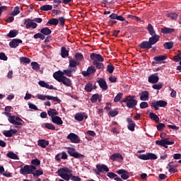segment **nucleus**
Returning a JSON list of instances; mask_svg holds the SVG:
<instances>
[{
    "mask_svg": "<svg viewBox=\"0 0 181 181\" xmlns=\"http://www.w3.org/2000/svg\"><path fill=\"white\" fill-rule=\"evenodd\" d=\"M4 115L8 117V121L10 124L15 125V128H18L19 125H23V120L19 117L11 115V112H5Z\"/></svg>",
    "mask_w": 181,
    "mask_h": 181,
    "instance_id": "1",
    "label": "nucleus"
},
{
    "mask_svg": "<svg viewBox=\"0 0 181 181\" xmlns=\"http://www.w3.org/2000/svg\"><path fill=\"white\" fill-rule=\"evenodd\" d=\"M58 176H60L62 179L64 180L69 181L70 180V176L71 175V170L69 169L68 168H62L57 170V172Z\"/></svg>",
    "mask_w": 181,
    "mask_h": 181,
    "instance_id": "2",
    "label": "nucleus"
},
{
    "mask_svg": "<svg viewBox=\"0 0 181 181\" xmlns=\"http://www.w3.org/2000/svg\"><path fill=\"white\" fill-rule=\"evenodd\" d=\"M36 170V166L35 165H24L23 168L20 169L21 175H32L33 172Z\"/></svg>",
    "mask_w": 181,
    "mask_h": 181,
    "instance_id": "3",
    "label": "nucleus"
},
{
    "mask_svg": "<svg viewBox=\"0 0 181 181\" xmlns=\"http://www.w3.org/2000/svg\"><path fill=\"white\" fill-rule=\"evenodd\" d=\"M166 105H168V102L165 100H154L151 103V107H153L156 111L159 110V107H166Z\"/></svg>",
    "mask_w": 181,
    "mask_h": 181,
    "instance_id": "4",
    "label": "nucleus"
},
{
    "mask_svg": "<svg viewBox=\"0 0 181 181\" xmlns=\"http://www.w3.org/2000/svg\"><path fill=\"white\" fill-rule=\"evenodd\" d=\"M168 139L157 140L156 141V145H158V146H163L164 148H168V145H173L175 144V141H170Z\"/></svg>",
    "mask_w": 181,
    "mask_h": 181,
    "instance_id": "5",
    "label": "nucleus"
},
{
    "mask_svg": "<svg viewBox=\"0 0 181 181\" xmlns=\"http://www.w3.org/2000/svg\"><path fill=\"white\" fill-rule=\"evenodd\" d=\"M138 104V100H135L134 95L127 96V105L128 108H134Z\"/></svg>",
    "mask_w": 181,
    "mask_h": 181,
    "instance_id": "6",
    "label": "nucleus"
},
{
    "mask_svg": "<svg viewBox=\"0 0 181 181\" xmlns=\"http://www.w3.org/2000/svg\"><path fill=\"white\" fill-rule=\"evenodd\" d=\"M90 59L91 60H93V64L104 62V58L100 54H90Z\"/></svg>",
    "mask_w": 181,
    "mask_h": 181,
    "instance_id": "7",
    "label": "nucleus"
},
{
    "mask_svg": "<svg viewBox=\"0 0 181 181\" xmlns=\"http://www.w3.org/2000/svg\"><path fill=\"white\" fill-rule=\"evenodd\" d=\"M67 152L70 156H73V158H76V159L84 158L83 155L80 154L78 152L76 151V149L73 148H69Z\"/></svg>",
    "mask_w": 181,
    "mask_h": 181,
    "instance_id": "8",
    "label": "nucleus"
},
{
    "mask_svg": "<svg viewBox=\"0 0 181 181\" xmlns=\"http://www.w3.org/2000/svg\"><path fill=\"white\" fill-rule=\"evenodd\" d=\"M66 138L69 139L72 144H80V137L74 133H70Z\"/></svg>",
    "mask_w": 181,
    "mask_h": 181,
    "instance_id": "9",
    "label": "nucleus"
},
{
    "mask_svg": "<svg viewBox=\"0 0 181 181\" xmlns=\"http://www.w3.org/2000/svg\"><path fill=\"white\" fill-rule=\"evenodd\" d=\"M87 118H88V115H87L86 112H83L76 113L74 116V119H76V121H78L79 122H81V121H83L84 119H87Z\"/></svg>",
    "mask_w": 181,
    "mask_h": 181,
    "instance_id": "10",
    "label": "nucleus"
},
{
    "mask_svg": "<svg viewBox=\"0 0 181 181\" xmlns=\"http://www.w3.org/2000/svg\"><path fill=\"white\" fill-rule=\"evenodd\" d=\"M97 71V69H95V67L93 66H89L86 71H82V75L83 77H88V76H90V74H94Z\"/></svg>",
    "mask_w": 181,
    "mask_h": 181,
    "instance_id": "11",
    "label": "nucleus"
},
{
    "mask_svg": "<svg viewBox=\"0 0 181 181\" xmlns=\"http://www.w3.org/2000/svg\"><path fill=\"white\" fill-rule=\"evenodd\" d=\"M53 77L55 80H57V81H58L59 83H62V81L65 76L63 74V71H57L53 74Z\"/></svg>",
    "mask_w": 181,
    "mask_h": 181,
    "instance_id": "12",
    "label": "nucleus"
},
{
    "mask_svg": "<svg viewBox=\"0 0 181 181\" xmlns=\"http://www.w3.org/2000/svg\"><path fill=\"white\" fill-rule=\"evenodd\" d=\"M25 28L29 29L32 28L33 29H36L37 28V24L33 22V20L28 19V21L25 20Z\"/></svg>",
    "mask_w": 181,
    "mask_h": 181,
    "instance_id": "13",
    "label": "nucleus"
},
{
    "mask_svg": "<svg viewBox=\"0 0 181 181\" xmlns=\"http://www.w3.org/2000/svg\"><path fill=\"white\" fill-rule=\"evenodd\" d=\"M51 121L53 124H55V125H58L59 127H62L63 125V120L62 119V117L59 116H55L51 118Z\"/></svg>",
    "mask_w": 181,
    "mask_h": 181,
    "instance_id": "14",
    "label": "nucleus"
},
{
    "mask_svg": "<svg viewBox=\"0 0 181 181\" xmlns=\"http://www.w3.org/2000/svg\"><path fill=\"white\" fill-rule=\"evenodd\" d=\"M127 121L128 122L127 128L129 131L134 132L135 131V127L136 124H135V122H134V120L132 119L127 117Z\"/></svg>",
    "mask_w": 181,
    "mask_h": 181,
    "instance_id": "15",
    "label": "nucleus"
},
{
    "mask_svg": "<svg viewBox=\"0 0 181 181\" xmlns=\"http://www.w3.org/2000/svg\"><path fill=\"white\" fill-rule=\"evenodd\" d=\"M22 43V40L21 39H13L12 41L9 42V46L12 49H16L18 46H19V44Z\"/></svg>",
    "mask_w": 181,
    "mask_h": 181,
    "instance_id": "16",
    "label": "nucleus"
},
{
    "mask_svg": "<svg viewBox=\"0 0 181 181\" xmlns=\"http://www.w3.org/2000/svg\"><path fill=\"white\" fill-rule=\"evenodd\" d=\"M98 83L104 91L108 90V85H107V82L105 81V79L104 78H100V80L98 81Z\"/></svg>",
    "mask_w": 181,
    "mask_h": 181,
    "instance_id": "17",
    "label": "nucleus"
},
{
    "mask_svg": "<svg viewBox=\"0 0 181 181\" xmlns=\"http://www.w3.org/2000/svg\"><path fill=\"white\" fill-rule=\"evenodd\" d=\"M141 101H148L149 100V92L144 90L139 93Z\"/></svg>",
    "mask_w": 181,
    "mask_h": 181,
    "instance_id": "18",
    "label": "nucleus"
},
{
    "mask_svg": "<svg viewBox=\"0 0 181 181\" xmlns=\"http://www.w3.org/2000/svg\"><path fill=\"white\" fill-rule=\"evenodd\" d=\"M18 132V130L15 129H11L10 130H5L3 132V135L4 136H6V138H11L13 134H16Z\"/></svg>",
    "mask_w": 181,
    "mask_h": 181,
    "instance_id": "19",
    "label": "nucleus"
},
{
    "mask_svg": "<svg viewBox=\"0 0 181 181\" xmlns=\"http://www.w3.org/2000/svg\"><path fill=\"white\" fill-rule=\"evenodd\" d=\"M160 36L159 35H151V37L148 39V42L151 46H153V45H156V43H158L159 42Z\"/></svg>",
    "mask_w": 181,
    "mask_h": 181,
    "instance_id": "20",
    "label": "nucleus"
},
{
    "mask_svg": "<svg viewBox=\"0 0 181 181\" xmlns=\"http://www.w3.org/2000/svg\"><path fill=\"white\" fill-rule=\"evenodd\" d=\"M110 159L111 160H113V162L115 160H118L119 159H120V160H124V157L121 153H115L111 155Z\"/></svg>",
    "mask_w": 181,
    "mask_h": 181,
    "instance_id": "21",
    "label": "nucleus"
},
{
    "mask_svg": "<svg viewBox=\"0 0 181 181\" xmlns=\"http://www.w3.org/2000/svg\"><path fill=\"white\" fill-rule=\"evenodd\" d=\"M39 86H40V87H44L45 88H48V90H54V86H53V85H50L46 82H45V81H40L38 82Z\"/></svg>",
    "mask_w": 181,
    "mask_h": 181,
    "instance_id": "22",
    "label": "nucleus"
},
{
    "mask_svg": "<svg viewBox=\"0 0 181 181\" xmlns=\"http://www.w3.org/2000/svg\"><path fill=\"white\" fill-rule=\"evenodd\" d=\"M77 71V68H71L69 69H64L62 73L64 74V76H67V77H71L73 76L72 73L76 72Z\"/></svg>",
    "mask_w": 181,
    "mask_h": 181,
    "instance_id": "23",
    "label": "nucleus"
},
{
    "mask_svg": "<svg viewBox=\"0 0 181 181\" xmlns=\"http://www.w3.org/2000/svg\"><path fill=\"white\" fill-rule=\"evenodd\" d=\"M47 114L50 118H54V117H57L59 115V112L56 109L49 108L47 110Z\"/></svg>",
    "mask_w": 181,
    "mask_h": 181,
    "instance_id": "24",
    "label": "nucleus"
},
{
    "mask_svg": "<svg viewBox=\"0 0 181 181\" xmlns=\"http://www.w3.org/2000/svg\"><path fill=\"white\" fill-rule=\"evenodd\" d=\"M172 163H173V162H170L168 164L167 169H168V172L170 173H177V169H176V168H177V165H172Z\"/></svg>",
    "mask_w": 181,
    "mask_h": 181,
    "instance_id": "25",
    "label": "nucleus"
},
{
    "mask_svg": "<svg viewBox=\"0 0 181 181\" xmlns=\"http://www.w3.org/2000/svg\"><path fill=\"white\" fill-rule=\"evenodd\" d=\"M159 81V76L156 74H152L148 77V83H151V84H155Z\"/></svg>",
    "mask_w": 181,
    "mask_h": 181,
    "instance_id": "26",
    "label": "nucleus"
},
{
    "mask_svg": "<svg viewBox=\"0 0 181 181\" xmlns=\"http://www.w3.org/2000/svg\"><path fill=\"white\" fill-rule=\"evenodd\" d=\"M96 169L98 170V172H110V168H108V166L104 164L101 165H97Z\"/></svg>",
    "mask_w": 181,
    "mask_h": 181,
    "instance_id": "27",
    "label": "nucleus"
},
{
    "mask_svg": "<svg viewBox=\"0 0 181 181\" xmlns=\"http://www.w3.org/2000/svg\"><path fill=\"white\" fill-rule=\"evenodd\" d=\"M140 49H151L152 47V45H151V43L149 41H144L139 45Z\"/></svg>",
    "mask_w": 181,
    "mask_h": 181,
    "instance_id": "28",
    "label": "nucleus"
},
{
    "mask_svg": "<svg viewBox=\"0 0 181 181\" xmlns=\"http://www.w3.org/2000/svg\"><path fill=\"white\" fill-rule=\"evenodd\" d=\"M61 83H62L66 87H71V80L66 76H64V78H62Z\"/></svg>",
    "mask_w": 181,
    "mask_h": 181,
    "instance_id": "29",
    "label": "nucleus"
},
{
    "mask_svg": "<svg viewBox=\"0 0 181 181\" xmlns=\"http://www.w3.org/2000/svg\"><path fill=\"white\" fill-rule=\"evenodd\" d=\"M153 60H155L156 64H159L163 60H166V56L165 55H159L153 57Z\"/></svg>",
    "mask_w": 181,
    "mask_h": 181,
    "instance_id": "30",
    "label": "nucleus"
},
{
    "mask_svg": "<svg viewBox=\"0 0 181 181\" xmlns=\"http://www.w3.org/2000/svg\"><path fill=\"white\" fill-rule=\"evenodd\" d=\"M7 158L10 159H13L14 160H19V157L16 155V153H13V151H9L6 154Z\"/></svg>",
    "mask_w": 181,
    "mask_h": 181,
    "instance_id": "31",
    "label": "nucleus"
},
{
    "mask_svg": "<svg viewBox=\"0 0 181 181\" xmlns=\"http://www.w3.org/2000/svg\"><path fill=\"white\" fill-rule=\"evenodd\" d=\"M175 32V28H169L167 27H163L161 28V33H164V35H168V33H173Z\"/></svg>",
    "mask_w": 181,
    "mask_h": 181,
    "instance_id": "32",
    "label": "nucleus"
},
{
    "mask_svg": "<svg viewBox=\"0 0 181 181\" xmlns=\"http://www.w3.org/2000/svg\"><path fill=\"white\" fill-rule=\"evenodd\" d=\"M147 30L149 33V35H151V36H156V32H155V30L153 29V26L152 25V24H148L147 26Z\"/></svg>",
    "mask_w": 181,
    "mask_h": 181,
    "instance_id": "33",
    "label": "nucleus"
},
{
    "mask_svg": "<svg viewBox=\"0 0 181 181\" xmlns=\"http://www.w3.org/2000/svg\"><path fill=\"white\" fill-rule=\"evenodd\" d=\"M78 64H80V63L76 61V59L69 60V67H71V69H77V66H78Z\"/></svg>",
    "mask_w": 181,
    "mask_h": 181,
    "instance_id": "34",
    "label": "nucleus"
},
{
    "mask_svg": "<svg viewBox=\"0 0 181 181\" xmlns=\"http://www.w3.org/2000/svg\"><path fill=\"white\" fill-rule=\"evenodd\" d=\"M37 144L41 148H46V146H47V145H49V141H46L45 139H40V140H38Z\"/></svg>",
    "mask_w": 181,
    "mask_h": 181,
    "instance_id": "35",
    "label": "nucleus"
},
{
    "mask_svg": "<svg viewBox=\"0 0 181 181\" xmlns=\"http://www.w3.org/2000/svg\"><path fill=\"white\" fill-rule=\"evenodd\" d=\"M40 33L42 35H45V36H49V35L52 34V30H50L49 28L45 27L40 30Z\"/></svg>",
    "mask_w": 181,
    "mask_h": 181,
    "instance_id": "36",
    "label": "nucleus"
},
{
    "mask_svg": "<svg viewBox=\"0 0 181 181\" xmlns=\"http://www.w3.org/2000/svg\"><path fill=\"white\" fill-rule=\"evenodd\" d=\"M147 159L148 160H156V159H158V156L153 153H148Z\"/></svg>",
    "mask_w": 181,
    "mask_h": 181,
    "instance_id": "37",
    "label": "nucleus"
},
{
    "mask_svg": "<svg viewBox=\"0 0 181 181\" xmlns=\"http://www.w3.org/2000/svg\"><path fill=\"white\" fill-rule=\"evenodd\" d=\"M93 88H96L95 86L94 88H93V83H88L85 86V90L86 91H87L88 93H91V91H93Z\"/></svg>",
    "mask_w": 181,
    "mask_h": 181,
    "instance_id": "38",
    "label": "nucleus"
},
{
    "mask_svg": "<svg viewBox=\"0 0 181 181\" xmlns=\"http://www.w3.org/2000/svg\"><path fill=\"white\" fill-rule=\"evenodd\" d=\"M31 175H33L34 177L42 176V175H43V170H37L35 171H33Z\"/></svg>",
    "mask_w": 181,
    "mask_h": 181,
    "instance_id": "39",
    "label": "nucleus"
},
{
    "mask_svg": "<svg viewBox=\"0 0 181 181\" xmlns=\"http://www.w3.org/2000/svg\"><path fill=\"white\" fill-rule=\"evenodd\" d=\"M36 98L42 101H45L46 99L49 100V95L37 94Z\"/></svg>",
    "mask_w": 181,
    "mask_h": 181,
    "instance_id": "40",
    "label": "nucleus"
},
{
    "mask_svg": "<svg viewBox=\"0 0 181 181\" xmlns=\"http://www.w3.org/2000/svg\"><path fill=\"white\" fill-rule=\"evenodd\" d=\"M48 25H53L54 26H57L59 25V20L57 18H51L48 22Z\"/></svg>",
    "mask_w": 181,
    "mask_h": 181,
    "instance_id": "41",
    "label": "nucleus"
},
{
    "mask_svg": "<svg viewBox=\"0 0 181 181\" xmlns=\"http://www.w3.org/2000/svg\"><path fill=\"white\" fill-rule=\"evenodd\" d=\"M19 6H16L13 8V11L11 12V16H16V15H19L21 13V10H19Z\"/></svg>",
    "mask_w": 181,
    "mask_h": 181,
    "instance_id": "42",
    "label": "nucleus"
},
{
    "mask_svg": "<svg viewBox=\"0 0 181 181\" xmlns=\"http://www.w3.org/2000/svg\"><path fill=\"white\" fill-rule=\"evenodd\" d=\"M52 9H53V6L49 4H45L40 7V11H52Z\"/></svg>",
    "mask_w": 181,
    "mask_h": 181,
    "instance_id": "43",
    "label": "nucleus"
},
{
    "mask_svg": "<svg viewBox=\"0 0 181 181\" xmlns=\"http://www.w3.org/2000/svg\"><path fill=\"white\" fill-rule=\"evenodd\" d=\"M149 117L151 119H153V121H155V122H159V117H158V115H156L155 113L151 112L149 114Z\"/></svg>",
    "mask_w": 181,
    "mask_h": 181,
    "instance_id": "44",
    "label": "nucleus"
},
{
    "mask_svg": "<svg viewBox=\"0 0 181 181\" xmlns=\"http://www.w3.org/2000/svg\"><path fill=\"white\" fill-rule=\"evenodd\" d=\"M45 127L47 129H51L52 131H56V127L52 123H45Z\"/></svg>",
    "mask_w": 181,
    "mask_h": 181,
    "instance_id": "45",
    "label": "nucleus"
},
{
    "mask_svg": "<svg viewBox=\"0 0 181 181\" xmlns=\"http://www.w3.org/2000/svg\"><path fill=\"white\" fill-rule=\"evenodd\" d=\"M62 57H67L69 56V50L66 49V47H62L61 48Z\"/></svg>",
    "mask_w": 181,
    "mask_h": 181,
    "instance_id": "46",
    "label": "nucleus"
},
{
    "mask_svg": "<svg viewBox=\"0 0 181 181\" xmlns=\"http://www.w3.org/2000/svg\"><path fill=\"white\" fill-rule=\"evenodd\" d=\"M173 45H174L173 42H165L163 44V46L167 50H170V49L173 47Z\"/></svg>",
    "mask_w": 181,
    "mask_h": 181,
    "instance_id": "47",
    "label": "nucleus"
},
{
    "mask_svg": "<svg viewBox=\"0 0 181 181\" xmlns=\"http://www.w3.org/2000/svg\"><path fill=\"white\" fill-rule=\"evenodd\" d=\"M18 35V30H13L9 32V33L7 35L8 37H16V35Z\"/></svg>",
    "mask_w": 181,
    "mask_h": 181,
    "instance_id": "48",
    "label": "nucleus"
},
{
    "mask_svg": "<svg viewBox=\"0 0 181 181\" xmlns=\"http://www.w3.org/2000/svg\"><path fill=\"white\" fill-rule=\"evenodd\" d=\"M48 100H51L52 101H54V103H58L59 104L62 103V100L59 98L52 95H49Z\"/></svg>",
    "mask_w": 181,
    "mask_h": 181,
    "instance_id": "49",
    "label": "nucleus"
},
{
    "mask_svg": "<svg viewBox=\"0 0 181 181\" xmlns=\"http://www.w3.org/2000/svg\"><path fill=\"white\" fill-rule=\"evenodd\" d=\"M115 69V67L112 64H108L107 66V71H108L110 74H112V73H114Z\"/></svg>",
    "mask_w": 181,
    "mask_h": 181,
    "instance_id": "50",
    "label": "nucleus"
},
{
    "mask_svg": "<svg viewBox=\"0 0 181 181\" xmlns=\"http://www.w3.org/2000/svg\"><path fill=\"white\" fill-rule=\"evenodd\" d=\"M98 98H100V95L98 94H94L92 95L90 101L93 103H95L98 100Z\"/></svg>",
    "mask_w": 181,
    "mask_h": 181,
    "instance_id": "51",
    "label": "nucleus"
},
{
    "mask_svg": "<svg viewBox=\"0 0 181 181\" xmlns=\"http://www.w3.org/2000/svg\"><path fill=\"white\" fill-rule=\"evenodd\" d=\"M31 66L33 70L37 71L40 69V66L39 65V64H37V62H32Z\"/></svg>",
    "mask_w": 181,
    "mask_h": 181,
    "instance_id": "52",
    "label": "nucleus"
},
{
    "mask_svg": "<svg viewBox=\"0 0 181 181\" xmlns=\"http://www.w3.org/2000/svg\"><path fill=\"white\" fill-rule=\"evenodd\" d=\"M93 66H95L96 69H98V70L104 69V64H103L102 62H95V64H93Z\"/></svg>",
    "mask_w": 181,
    "mask_h": 181,
    "instance_id": "53",
    "label": "nucleus"
},
{
    "mask_svg": "<svg viewBox=\"0 0 181 181\" xmlns=\"http://www.w3.org/2000/svg\"><path fill=\"white\" fill-rule=\"evenodd\" d=\"M122 95H124V94L122 93H118L114 98V102L115 103H118V101L121 100V98H122Z\"/></svg>",
    "mask_w": 181,
    "mask_h": 181,
    "instance_id": "54",
    "label": "nucleus"
},
{
    "mask_svg": "<svg viewBox=\"0 0 181 181\" xmlns=\"http://www.w3.org/2000/svg\"><path fill=\"white\" fill-rule=\"evenodd\" d=\"M31 164L33 166H39L40 165V160L37 158L31 160Z\"/></svg>",
    "mask_w": 181,
    "mask_h": 181,
    "instance_id": "55",
    "label": "nucleus"
},
{
    "mask_svg": "<svg viewBox=\"0 0 181 181\" xmlns=\"http://www.w3.org/2000/svg\"><path fill=\"white\" fill-rule=\"evenodd\" d=\"M20 62H21L23 63L29 64V63H30V59H29L28 57H22L20 58Z\"/></svg>",
    "mask_w": 181,
    "mask_h": 181,
    "instance_id": "56",
    "label": "nucleus"
},
{
    "mask_svg": "<svg viewBox=\"0 0 181 181\" xmlns=\"http://www.w3.org/2000/svg\"><path fill=\"white\" fill-rule=\"evenodd\" d=\"M109 114H110V117H117V115L118 114V110L117 109H115L113 110H110L109 112Z\"/></svg>",
    "mask_w": 181,
    "mask_h": 181,
    "instance_id": "57",
    "label": "nucleus"
},
{
    "mask_svg": "<svg viewBox=\"0 0 181 181\" xmlns=\"http://www.w3.org/2000/svg\"><path fill=\"white\" fill-rule=\"evenodd\" d=\"M75 59L76 60H78V62H81V60H83V59H84V57L83 56V54H81L80 53H76L75 55Z\"/></svg>",
    "mask_w": 181,
    "mask_h": 181,
    "instance_id": "58",
    "label": "nucleus"
},
{
    "mask_svg": "<svg viewBox=\"0 0 181 181\" xmlns=\"http://www.w3.org/2000/svg\"><path fill=\"white\" fill-rule=\"evenodd\" d=\"M139 159H141L142 160H148V154H140L137 155Z\"/></svg>",
    "mask_w": 181,
    "mask_h": 181,
    "instance_id": "59",
    "label": "nucleus"
},
{
    "mask_svg": "<svg viewBox=\"0 0 181 181\" xmlns=\"http://www.w3.org/2000/svg\"><path fill=\"white\" fill-rule=\"evenodd\" d=\"M163 87V85L162 83H158V84H154L152 86V88L154 90H160Z\"/></svg>",
    "mask_w": 181,
    "mask_h": 181,
    "instance_id": "60",
    "label": "nucleus"
},
{
    "mask_svg": "<svg viewBox=\"0 0 181 181\" xmlns=\"http://www.w3.org/2000/svg\"><path fill=\"white\" fill-rule=\"evenodd\" d=\"M69 179H71V180H73V181H81V178H80L78 176L73 175L71 174L70 175Z\"/></svg>",
    "mask_w": 181,
    "mask_h": 181,
    "instance_id": "61",
    "label": "nucleus"
},
{
    "mask_svg": "<svg viewBox=\"0 0 181 181\" xmlns=\"http://www.w3.org/2000/svg\"><path fill=\"white\" fill-rule=\"evenodd\" d=\"M167 16L171 19H177V14L176 13H168Z\"/></svg>",
    "mask_w": 181,
    "mask_h": 181,
    "instance_id": "62",
    "label": "nucleus"
},
{
    "mask_svg": "<svg viewBox=\"0 0 181 181\" xmlns=\"http://www.w3.org/2000/svg\"><path fill=\"white\" fill-rule=\"evenodd\" d=\"M0 60H4V62H6V60H8V57H6L5 53L0 52Z\"/></svg>",
    "mask_w": 181,
    "mask_h": 181,
    "instance_id": "63",
    "label": "nucleus"
},
{
    "mask_svg": "<svg viewBox=\"0 0 181 181\" xmlns=\"http://www.w3.org/2000/svg\"><path fill=\"white\" fill-rule=\"evenodd\" d=\"M165 125L163 123H160L157 125V129L158 131L160 132L163 130V128H165Z\"/></svg>",
    "mask_w": 181,
    "mask_h": 181,
    "instance_id": "64",
    "label": "nucleus"
}]
</instances>
